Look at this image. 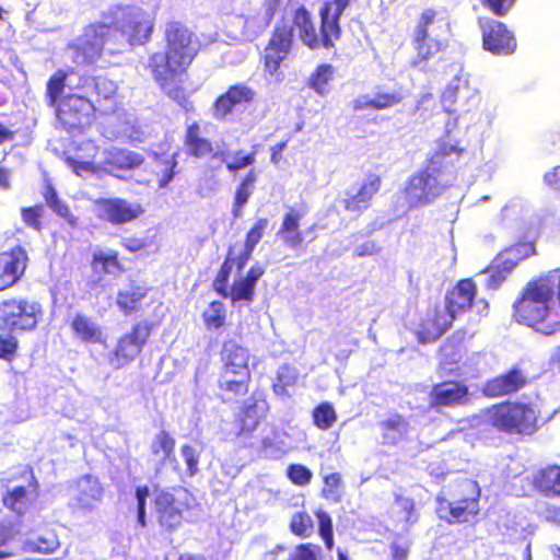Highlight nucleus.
<instances>
[{"mask_svg":"<svg viewBox=\"0 0 560 560\" xmlns=\"http://www.w3.org/2000/svg\"><path fill=\"white\" fill-rule=\"evenodd\" d=\"M163 40L164 50L151 52L144 67L168 100L185 113H194L191 95L197 88L192 86L188 70L199 54L198 36L186 23L172 20L165 23Z\"/></svg>","mask_w":560,"mask_h":560,"instance_id":"obj_1","label":"nucleus"},{"mask_svg":"<svg viewBox=\"0 0 560 560\" xmlns=\"http://www.w3.org/2000/svg\"><path fill=\"white\" fill-rule=\"evenodd\" d=\"M351 0H323L318 10L319 27L316 30L312 12L300 4L291 11L292 34L298 32L301 43L310 50L335 48L336 43L341 38V16L349 7Z\"/></svg>","mask_w":560,"mask_h":560,"instance_id":"obj_2","label":"nucleus"},{"mask_svg":"<svg viewBox=\"0 0 560 560\" xmlns=\"http://www.w3.org/2000/svg\"><path fill=\"white\" fill-rule=\"evenodd\" d=\"M545 281L540 276L527 282L513 304V315L517 323L544 335H552L560 329V314L551 289Z\"/></svg>","mask_w":560,"mask_h":560,"instance_id":"obj_3","label":"nucleus"},{"mask_svg":"<svg viewBox=\"0 0 560 560\" xmlns=\"http://www.w3.org/2000/svg\"><path fill=\"white\" fill-rule=\"evenodd\" d=\"M555 412L541 418L537 406L529 401L505 400L485 410L487 423L497 432L517 438H529L549 422Z\"/></svg>","mask_w":560,"mask_h":560,"instance_id":"obj_4","label":"nucleus"},{"mask_svg":"<svg viewBox=\"0 0 560 560\" xmlns=\"http://www.w3.org/2000/svg\"><path fill=\"white\" fill-rule=\"evenodd\" d=\"M103 25L108 27L112 39L120 37L131 47L151 42L155 27V15L137 4H117L103 13Z\"/></svg>","mask_w":560,"mask_h":560,"instance_id":"obj_5","label":"nucleus"},{"mask_svg":"<svg viewBox=\"0 0 560 560\" xmlns=\"http://www.w3.org/2000/svg\"><path fill=\"white\" fill-rule=\"evenodd\" d=\"M448 500L443 494L435 498V513L440 521L447 525L475 523L480 514L481 490L478 482L471 478L456 479L451 486Z\"/></svg>","mask_w":560,"mask_h":560,"instance_id":"obj_6","label":"nucleus"},{"mask_svg":"<svg viewBox=\"0 0 560 560\" xmlns=\"http://www.w3.org/2000/svg\"><path fill=\"white\" fill-rule=\"evenodd\" d=\"M436 19V10L432 8L422 10L412 33L411 44L415 56L410 65L422 72L431 71L435 62L444 60L448 47V39L430 36L429 26L434 24Z\"/></svg>","mask_w":560,"mask_h":560,"instance_id":"obj_7","label":"nucleus"},{"mask_svg":"<svg viewBox=\"0 0 560 560\" xmlns=\"http://www.w3.org/2000/svg\"><path fill=\"white\" fill-rule=\"evenodd\" d=\"M153 513L160 528L168 534L176 532L192 510L195 497L184 487L156 489L153 497Z\"/></svg>","mask_w":560,"mask_h":560,"instance_id":"obj_8","label":"nucleus"},{"mask_svg":"<svg viewBox=\"0 0 560 560\" xmlns=\"http://www.w3.org/2000/svg\"><path fill=\"white\" fill-rule=\"evenodd\" d=\"M448 150L443 148L428 161V165L412 175L406 184L405 196L409 208L428 205L440 195L438 176L443 172Z\"/></svg>","mask_w":560,"mask_h":560,"instance_id":"obj_9","label":"nucleus"},{"mask_svg":"<svg viewBox=\"0 0 560 560\" xmlns=\"http://www.w3.org/2000/svg\"><path fill=\"white\" fill-rule=\"evenodd\" d=\"M42 317V305L28 298L10 296L0 301V330L31 332L38 327Z\"/></svg>","mask_w":560,"mask_h":560,"instance_id":"obj_10","label":"nucleus"},{"mask_svg":"<svg viewBox=\"0 0 560 560\" xmlns=\"http://www.w3.org/2000/svg\"><path fill=\"white\" fill-rule=\"evenodd\" d=\"M155 324L148 319L136 322L130 329L121 335L112 352L109 363L115 370L124 369L136 361L150 340Z\"/></svg>","mask_w":560,"mask_h":560,"instance_id":"obj_11","label":"nucleus"},{"mask_svg":"<svg viewBox=\"0 0 560 560\" xmlns=\"http://www.w3.org/2000/svg\"><path fill=\"white\" fill-rule=\"evenodd\" d=\"M293 46L292 27L284 21L276 23L260 55L264 71L271 77L278 75Z\"/></svg>","mask_w":560,"mask_h":560,"instance_id":"obj_12","label":"nucleus"},{"mask_svg":"<svg viewBox=\"0 0 560 560\" xmlns=\"http://www.w3.org/2000/svg\"><path fill=\"white\" fill-rule=\"evenodd\" d=\"M109 40L108 27L101 21L89 24L77 43L71 45L73 62L78 66L95 65L103 57L104 45Z\"/></svg>","mask_w":560,"mask_h":560,"instance_id":"obj_13","label":"nucleus"},{"mask_svg":"<svg viewBox=\"0 0 560 560\" xmlns=\"http://www.w3.org/2000/svg\"><path fill=\"white\" fill-rule=\"evenodd\" d=\"M57 121L67 131H80L90 125L95 114V106L88 97L70 93L62 97L56 106Z\"/></svg>","mask_w":560,"mask_h":560,"instance_id":"obj_14","label":"nucleus"},{"mask_svg":"<svg viewBox=\"0 0 560 560\" xmlns=\"http://www.w3.org/2000/svg\"><path fill=\"white\" fill-rule=\"evenodd\" d=\"M471 402L469 386L459 380H446L433 384L429 393V408L441 411L444 408L465 407Z\"/></svg>","mask_w":560,"mask_h":560,"instance_id":"obj_15","label":"nucleus"},{"mask_svg":"<svg viewBox=\"0 0 560 560\" xmlns=\"http://www.w3.org/2000/svg\"><path fill=\"white\" fill-rule=\"evenodd\" d=\"M96 217L113 225H122L136 221L144 212L138 202H130L120 197L97 198L94 201Z\"/></svg>","mask_w":560,"mask_h":560,"instance_id":"obj_16","label":"nucleus"},{"mask_svg":"<svg viewBox=\"0 0 560 560\" xmlns=\"http://www.w3.org/2000/svg\"><path fill=\"white\" fill-rule=\"evenodd\" d=\"M39 497V482L31 472L26 485L8 488L2 494V505L15 517H23Z\"/></svg>","mask_w":560,"mask_h":560,"instance_id":"obj_17","label":"nucleus"},{"mask_svg":"<svg viewBox=\"0 0 560 560\" xmlns=\"http://www.w3.org/2000/svg\"><path fill=\"white\" fill-rule=\"evenodd\" d=\"M28 260L27 250L22 245L0 252V291L8 290L22 280Z\"/></svg>","mask_w":560,"mask_h":560,"instance_id":"obj_18","label":"nucleus"},{"mask_svg":"<svg viewBox=\"0 0 560 560\" xmlns=\"http://www.w3.org/2000/svg\"><path fill=\"white\" fill-rule=\"evenodd\" d=\"M528 382L526 371L518 365H514L508 371L487 380L481 392L488 398L511 396L522 390Z\"/></svg>","mask_w":560,"mask_h":560,"instance_id":"obj_19","label":"nucleus"},{"mask_svg":"<svg viewBox=\"0 0 560 560\" xmlns=\"http://www.w3.org/2000/svg\"><path fill=\"white\" fill-rule=\"evenodd\" d=\"M255 96L256 92L247 84H232L213 101L212 115L218 120H224L233 115L236 108L254 102Z\"/></svg>","mask_w":560,"mask_h":560,"instance_id":"obj_20","label":"nucleus"},{"mask_svg":"<svg viewBox=\"0 0 560 560\" xmlns=\"http://www.w3.org/2000/svg\"><path fill=\"white\" fill-rule=\"evenodd\" d=\"M383 177L376 173H368L354 192L347 194L342 199L343 209L357 217L371 208L373 199L381 191Z\"/></svg>","mask_w":560,"mask_h":560,"instance_id":"obj_21","label":"nucleus"},{"mask_svg":"<svg viewBox=\"0 0 560 560\" xmlns=\"http://www.w3.org/2000/svg\"><path fill=\"white\" fill-rule=\"evenodd\" d=\"M482 48L492 55L509 56L517 47L514 34L503 22L489 21L481 25Z\"/></svg>","mask_w":560,"mask_h":560,"instance_id":"obj_22","label":"nucleus"},{"mask_svg":"<svg viewBox=\"0 0 560 560\" xmlns=\"http://www.w3.org/2000/svg\"><path fill=\"white\" fill-rule=\"evenodd\" d=\"M98 147L92 141H82L69 147L62 153V161L78 176L86 174H100L101 165L94 162Z\"/></svg>","mask_w":560,"mask_h":560,"instance_id":"obj_23","label":"nucleus"},{"mask_svg":"<svg viewBox=\"0 0 560 560\" xmlns=\"http://www.w3.org/2000/svg\"><path fill=\"white\" fill-rule=\"evenodd\" d=\"M144 161L145 158L140 152L127 148H112L104 152V161L100 163L101 173L121 179V172L135 171L141 167Z\"/></svg>","mask_w":560,"mask_h":560,"instance_id":"obj_24","label":"nucleus"},{"mask_svg":"<svg viewBox=\"0 0 560 560\" xmlns=\"http://www.w3.org/2000/svg\"><path fill=\"white\" fill-rule=\"evenodd\" d=\"M183 147L186 156L196 160L215 159L220 155V151L215 150L214 143L203 136L198 121H192L186 126Z\"/></svg>","mask_w":560,"mask_h":560,"instance_id":"obj_25","label":"nucleus"},{"mask_svg":"<svg viewBox=\"0 0 560 560\" xmlns=\"http://www.w3.org/2000/svg\"><path fill=\"white\" fill-rule=\"evenodd\" d=\"M477 284L470 278L460 279L445 294V308L456 318L468 312L476 299Z\"/></svg>","mask_w":560,"mask_h":560,"instance_id":"obj_26","label":"nucleus"},{"mask_svg":"<svg viewBox=\"0 0 560 560\" xmlns=\"http://www.w3.org/2000/svg\"><path fill=\"white\" fill-rule=\"evenodd\" d=\"M455 318L446 308L438 307L428 312L419 323L417 337L420 342L427 343L438 340L452 326Z\"/></svg>","mask_w":560,"mask_h":560,"instance_id":"obj_27","label":"nucleus"},{"mask_svg":"<svg viewBox=\"0 0 560 560\" xmlns=\"http://www.w3.org/2000/svg\"><path fill=\"white\" fill-rule=\"evenodd\" d=\"M268 405L265 400L249 399L244 404L234 418L236 435L249 438L260 422L266 418Z\"/></svg>","mask_w":560,"mask_h":560,"instance_id":"obj_28","label":"nucleus"},{"mask_svg":"<svg viewBox=\"0 0 560 560\" xmlns=\"http://www.w3.org/2000/svg\"><path fill=\"white\" fill-rule=\"evenodd\" d=\"M150 288L136 280L129 281L120 288L115 298V304L118 311L125 316H133L141 312L143 301L147 298Z\"/></svg>","mask_w":560,"mask_h":560,"instance_id":"obj_29","label":"nucleus"},{"mask_svg":"<svg viewBox=\"0 0 560 560\" xmlns=\"http://www.w3.org/2000/svg\"><path fill=\"white\" fill-rule=\"evenodd\" d=\"M221 361L226 373H246L249 370V353L235 340H225L222 345Z\"/></svg>","mask_w":560,"mask_h":560,"instance_id":"obj_30","label":"nucleus"},{"mask_svg":"<svg viewBox=\"0 0 560 560\" xmlns=\"http://www.w3.org/2000/svg\"><path fill=\"white\" fill-rule=\"evenodd\" d=\"M533 488L545 498H560V465H547L533 476Z\"/></svg>","mask_w":560,"mask_h":560,"instance_id":"obj_31","label":"nucleus"},{"mask_svg":"<svg viewBox=\"0 0 560 560\" xmlns=\"http://www.w3.org/2000/svg\"><path fill=\"white\" fill-rule=\"evenodd\" d=\"M303 213L295 209L287 211L282 218L277 236L281 237L284 246L291 249L301 247L304 243L303 232L300 230V222Z\"/></svg>","mask_w":560,"mask_h":560,"instance_id":"obj_32","label":"nucleus"},{"mask_svg":"<svg viewBox=\"0 0 560 560\" xmlns=\"http://www.w3.org/2000/svg\"><path fill=\"white\" fill-rule=\"evenodd\" d=\"M75 500L81 509H91L95 502L102 500L104 494L103 486L98 478L84 475L75 482Z\"/></svg>","mask_w":560,"mask_h":560,"instance_id":"obj_33","label":"nucleus"},{"mask_svg":"<svg viewBox=\"0 0 560 560\" xmlns=\"http://www.w3.org/2000/svg\"><path fill=\"white\" fill-rule=\"evenodd\" d=\"M534 254L535 246L532 242L517 243L500 253L492 262L510 275L520 261Z\"/></svg>","mask_w":560,"mask_h":560,"instance_id":"obj_34","label":"nucleus"},{"mask_svg":"<svg viewBox=\"0 0 560 560\" xmlns=\"http://www.w3.org/2000/svg\"><path fill=\"white\" fill-rule=\"evenodd\" d=\"M70 327L82 342L98 343L102 341V328L85 314L77 313L70 323Z\"/></svg>","mask_w":560,"mask_h":560,"instance_id":"obj_35","label":"nucleus"},{"mask_svg":"<svg viewBox=\"0 0 560 560\" xmlns=\"http://www.w3.org/2000/svg\"><path fill=\"white\" fill-rule=\"evenodd\" d=\"M269 221L267 218H259L255 221L253 226L247 231L244 248L243 250L236 255V260L240 268H244L248 260L252 258L253 252L258 243L261 241Z\"/></svg>","mask_w":560,"mask_h":560,"instance_id":"obj_36","label":"nucleus"},{"mask_svg":"<svg viewBox=\"0 0 560 560\" xmlns=\"http://www.w3.org/2000/svg\"><path fill=\"white\" fill-rule=\"evenodd\" d=\"M382 430L383 443L395 445L408 432L409 423L400 413H393L380 423Z\"/></svg>","mask_w":560,"mask_h":560,"instance_id":"obj_37","label":"nucleus"},{"mask_svg":"<svg viewBox=\"0 0 560 560\" xmlns=\"http://www.w3.org/2000/svg\"><path fill=\"white\" fill-rule=\"evenodd\" d=\"M91 267L95 272L103 275L122 273L125 271L119 252L115 249L109 252L95 250L92 254Z\"/></svg>","mask_w":560,"mask_h":560,"instance_id":"obj_38","label":"nucleus"},{"mask_svg":"<svg viewBox=\"0 0 560 560\" xmlns=\"http://www.w3.org/2000/svg\"><path fill=\"white\" fill-rule=\"evenodd\" d=\"M42 196L47 207L56 215L66 220L70 225L77 224V218L71 212L69 205L59 197L57 189L50 182L45 184Z\"/></svg>","mask_w":560,"mask_h":560,"instance_id":"obj_39","label":"nucleus"},{"mask_svg":"<svg viewBox=\"0 0 560 560\" xmlns=\"http://www.w3.org/2000/svg\"><path fill=\"white\" fill-rule=\"evenodd\" d=\"M237 375L238 378L226 380L224 382L219 383V388L226 396L222 398V401H231L233 399H237L244 397L249 392V385L252 382V372L246 371V373H233Z\"/></svg>","mask_w":560,"mask_h":560,"instance_id":"obj_40","label":"nucleus"},{"mask_svg":"<svg viewBox=\"0 0 560 560\" xmlns=\"http://www.w3.org/2000/svg\"><path fill=\"white\" fill-rule=\"evenodd\" d=\"M335 77V68L330 63H320L310 74L306 85L316 94L325 96L330 91V82Z\"/></svg>","mask_w":560,"mask_h":560,"instance_id":"obj_41","label":"nucleus"},{"mask_svg":"<svg viewBox=\"0 0 560 560\" xmlns=\"http://www.w3.org/2000/svg\"><path fill=\"white\" fill-rule=\"evenodd\" d=\"M257 180V173L255 170H250L246 173V175L241 179L240 184L236 186L232 213L235 218L242 214L244 206L249 200L253 195L254 185Z\"/></svg>","mask_w":560,"mask_h":560,"instance_id":"obj_42","label":"nucleus"},{"mask_svg":"<svg viewBox=\"0 0 560 560\" xmlns=\"http://www.w3.org/2000/svg\"><path fill=\"white\" fill-rule=\"evenodd\" d=\"M176 440L165 430L159 431L153 438L150 451L151 454L161 458L163 463L175 460Z\"/></svg>","mask_w":560,"mask_h":560,"instance_id":"obj_43","label":"nucleus"},{"mask_svg":"<svg viewBox=\"0 0 560 560\" xmlns=\"http://www.w3.org/2000/svg\"><path fill=\"white\" fill-rule=\"evenodd\" d=\"M201 317L207 330L212 331L223 329L228 319L226 306L220 300L211 301L202 312Z\"/></svg>","mask_w":560,"mask_h":560,"instance_id":"obj_44","label":"nucleus"},{"mask_svg":"<svg viewBox=\"0 0 560 560\" xmlns=\"http://www.w3.org/2000/svg\"><path fill=\"white\" fill-rule=\"evenodd\" d=\"M232 247L229 248L228 255L224 261L221 264L218 273L212 282L213 290L222 298H228L229 279L232 273L233 266L236 267L237 271L243 270L240 268L236 256L232 255Z\"/></svg>","mask_w":560,"mask_h":560,"instance_id":"obj_45","label":"nucleus"},{"mask_svg":"<svg viewBox=\"0 0 560 560\" xmlns=\"http://www.w3.org/2000/svg\"><path fill=\"white\" fill-rule=\"evenodd\" d=\"M60 544L54 530H46L35 539H27L23 544V551L27 553L49 555L59 548Z\"/></svg>","mask_w":560,"mask_h":560,"instance_id":"obj_46","label":"nucleus"},{"mask_svg":"<svg viewBox=\"0 0 560 560\" xmlns=\"http://www.w3.org/2000/svg\"><path fill=\"white\" fill-rule=\"evenodd\" d=\"M257 150L245 151L236 150L233 153H225L220 151L219 158L225 164V167L231 173H237L256 163Z\"/></svg>","mask_w":560,"mask_h":560,"instance_id":"obj_47","label":"nucleus"},{"mask_svg":"<svg viewBox=\"0 0 560 560\" xmlns=\"http://www.w3.org/2000/svg\"><path fill=\"white\" fill-rule=\"evenodd\" d=\"M68 72L65 70H57L54 72L46 83L45 100L49 107L56 106L61 102L65 95Z\"/></svg>","mask_w":560,"mask_h":560,"instance_id":"obj_48","label":"nucleus"},{"mask_svg":"<svg viewBox=\"0 0 560 560\" xmlns=\"http://www.w3.org/2000/svg\"><path fill=\"white\" fill-rule=\"evenodd\" d=\"M154 160L162 165V168L155 172L158 188H166L177 174V153H173L166 159L154 153Z\"/></svg>","mask_w":560,"mask_h":560,"instance_id":"obj_49","label":"nucleus"},{"mask_svg":"<svg viewBox=\"0 0 560 560\" xmlns=\"http://www.w3.org/2000/svg\"><path fill=\"white\" fill-rule=\"evenodd\" d=\"M312 419L318 430L327 431L336 423L338 416L330 402L323 401L313 409Z\"/></svg>","mask_w":560,"mask_h":560,"instance_id":"obj_50","label":"nucleus"},{"mask_svg":"<svg viewBox=\"0 0 560 560\" xmlns=\"http://www.w3.org/2000/svg\"><path fill=\"white\" fill-rule=\"evenodd\" d=\"M96 101L113 100L117 94V84L106 74L93 75L90 78Z\"/></svg>","mask_w":560,"mask_h":560,"instance_id":"obj_51","label":"nucleus"},{"mask_svg":"<svg viewBox=\"0 0 560 560\" xmlns=\"http://www.w3.org/2000/svg\"><path fill=\"white\" fill-rule=\"evenodd\" d=\"M289 528L294 536L308 538L314 532V522L306 511H299L292 515Z\"/></svg>","mask_w":560,"mask_h":560,"instance_id":"obj_52","label":"nucleus"},{"mask_svg":"<svg viewBox=\"0 0 560 560\" xmlns=\"http://www.w3.org/2000/svg\"><path fill=\"white\" fill-rule=\"evenodd\" d=\"M16 334L11 330H0V360L13 362L18 358L20 342Z\"/></svg>","mask_w":560,"mask_h":560,"instance_id":"obj_53","label":"nucleus"},{"mask_svg":"<svg viewBox=\"0 0 560 560\" xmlns=\"http://www.w3.org/2000/svg\"><path fill=\"white\" fill-rule=\"evenodd\" d=\"M323 481L324 486L320 490L322 498L332 502H340L343 489L341 475L339 472L328 474L324 476Z\"/></svg>","mask_w":560,"mask_h":560,"instance_id":"obj_54","label":"nucleus"},{"mask_svg":"<svg viewBox=\"0 0 560 560\" xmlns=\"http://www.w3.org/2000/svg\"><path fill=\"white\" fill-rule=\"evenodd\" d=\"M44 213L45 209L42 203L23 207L21 209V219L25 226L36 232H40L44 229Z\"/></svg>","mask_w":560,"mask_h":560,"instance_id":"obj_55","label":"nucleus"},{"mask_svg":"<svg viewBox=\"0 0 560 560\" xmlns=\"http://www.w3.org/2000/svg\"><path fill=\"white\" fill-rule=\"evenodd\" d=\"M296 382V374L294 369L288 364L281 365L277 371L276 381L272 384V389L277 395H287L288 387L294 385Z\"/></svg>","mask_w":560,"mask_h":560,"instance_id":"obj_56","label":"nucleus"},{"mask_svg":"<svg viewBox=\"0 0 560 560\" xmlns=\"http://www.w3.org/2000/svg\"><path fill=\"white\" fill-rule=\"evenodd\" d=\"M255 296V288L246 282L243 278H238L234 280L231 289H228V298L231 299L233 303L245 301L253 302Z\"/></svg>","mask_w":560,"mask_h":560,"instance_id":"obj_57","label":"nucleus"},{"mask_svg":"<svg viewBox=\"0 0 560 560\" xmlns=\"http://www.w3.org/2000/svg\"><path fill=\"white\" fill-rule=\"evenodd\" d=\"M315 516L318 521L319 536L324 540L325 547L328 550H331L334 547L332 520H331L330 515L323 510H317L315 512Z\"/></svg>","mask_w":560,"mask_h":560,"instance_id":"obj_58","label":"nucleus"},{"mask_svg":"<svg viewBox=\"0 0 560 560\" xmlns=\"http://www.w3.org/2000/svg\"><path fill=\"white\" fill-rule=\"evenodd\" d=\"M287 476L293 485L299 487L307 486L313 478L312 471L301 464L289 465L287 468Z\"/></svg>","mask_w":560,"mask_h":560,"instance_id":"obj_59","label":"nucleus"},{"mask_svg":"<svg viewBox=\"0 0 560 560\" xmlns=\"http://www.w3.org/2000/svg\"><path fill=\"white\" fill-rule=\"evenodd\" d=\"M375 109H387L400 104L404 96L398 92H383L377 91L374 95Z\"/></svg>","mask_w":560,"mask_h":560,"instance_id":"obj_60","label":"nucleus"},{"mask_svg":"<svg viewBox=\"0 0 560 560\" xmlns=\"http://www.w3.org/2000/svg\"><path fill=\"white\" fill-rule=\"evenodd\" d=\"M150 494L149 487L145 485L138 486L135 490L137 500V520L141 527L147 525V499Z\"/></svg>","mask_w":560,"mask_h":560,"instance_id":"obj_61","label":"nucleus"},{"mask_svg":"<svg viewBox=\"0 0 560 560\" xmlns=\"http://www.w3.org/2000/svg\"><path fill=\"white\" fill-rule=\"evenodd\" d=\"M319 548L312 544H299L295 546L288 560H318Z\"/></svg>","mask_w":560,"mask_h":560,"instance_id":"obj_62","label":"nucleus"},{"mask_svg":"<svg viewBox=\"0 0 560 560\" xmlns=\"http://www.w3.org/2000/svg\"><path fill=\"white\" fill-rule=\"evenodd\" d=\"M183 459L187 466V476L194 477L198 472L199 454L191 445H183L180 447Z\"/></svg>","mask_w":560,"mask_h":560,"instance_id":"obj_63","label":"nucleus"},{"mask_svg":"<svg viewBox=\"0 0 560 560\" xmlns=\"http://www.w3.org/2000/svg\"><path fill=\"white\" fill-rule=\"evenodd\" d=\"M120 245L129 253H138L145 250L151 242L144 236L129 235L121 240Z\"/></svg>","mask_w":560,"mask_h":560,"instance_id":"obj_64","label":"nucleus"}]
</instances>
